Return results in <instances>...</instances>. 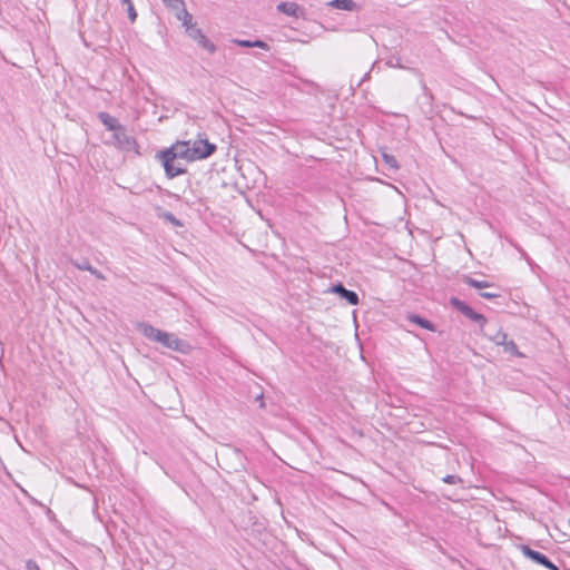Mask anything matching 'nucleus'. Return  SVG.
<instances>
[{
	"instance_id": "nucleus-1",
	"label": "nucleus",
	"mask_w": 570,
	"mask_h": 570,
	"mask_svg": "<svg viewBox=\"0 0 570 570\" xmlns=\"http://www.w3.org/2000/svg\"><path fill=\"white\" fill-rule=\"evenodd\" d=\"M136 327L147 340L159 343L168 350L187 353L190 348L186 341L180 340L175 334L156 328L149 323L141 322Z\"/></svg>"
},
{
	"instance_id": "nucleus-2",
	"label": "nucleus",
	"mask_w": 570,
	"mask_h": 570,
	"mask_svg": "<svg viewBox=\"0 0 570 570\" xmlns=\"http://www.w3.org/2000/svg\"><path fill=\"white\" fill-rule=\"evenodd\" d=\"M191 160H200L209 157L216 150V145L209 142L207 139L188 140Z\"/></svg>"
},
{
	"instance_id": "nucleus-3",
	"label": "nucleus",
	"mask_w": 570,
	"mask_h": 570,
	"mask_svg": "<svg viewBox=\"0 0 570 570\" xmlns=\"http://www.w3.org/2000/svg\"><path fill=\"white\" fill-rule=\"evenodd\" d=\"M158 158L161 160L168 178H174L186 171L185 167L179 161L180 159H176L170 155H166L164 151L158 154Z\"/></svg>"
},
{
	"instance_id": "nucleus-4",
	"label": "nucleus",
	"mask_w": 570,
	"mask_h": 570,
	"mask_svg": "<svg viewBox=\"0 0 570 570\" xmlns=\"http://www.w3.org/2000/svg\"><path fill=\"white\" fill-rule=\"evenodd\" d=\"M520 550L524 557L529 558L533 562H535L549 570H560L554 563H552L549 560V558L546 554H543L539 551H535L528 546H521Z\"/></svg>"
},
{
	"instance_id": "nucleus-5",
	"label": "nucleus",
	"mask_w": 570,
	"mask_h": 570,
	"mask_svg": "<svg viewBox=\"0 0 570 570\" xmlns=\"http://www.w3.org/2000/svg\"><path fill=\"white\" fill-rule=\"evenodd\" d=\"M163 151L166 153V155H170L176 159H184L186 161H193L188 140L177 141L170 148L163 150Z\"/></svg>"
},
{
	"instance_id": "nucleus-6",
	"label": "nucleus",
	"mask_w": 570,
	"mask_h": 570,
	"mask_svg": "<svg viewBox=\"0 0 570 570\" xmlns=\"http://www.w3.org/2000/svg\"><path fill=\"white\" fill-rule=\"evenodd\" d=\"M188 37L195 40L198 46L207 50L209 53H214L216 51V46L203 33V31L197 27H189Z\"/></svg>"
},
{
	"instance_id": "nucleus-7",
	"label": "nucleus",
	"mask_w": 570,
	"mask_h": 570,
	"mask_svg": "<svg viewBox=\"0 0 570 570\" xmlns=\"http://www.w3.org/2000/svg\"><path fill=\"white\" fill-rule=\"evenodd\" d=\"M112 137L115 145L120 149L131 150L136 146V140L127 134L126 128L124 126H121L120 129H117L114 132Z\"/></svg>"
},
{
	"instance_id": "nucleus-8",
	"label": "nucleus",
	"mask_w": 570,
	"mask_h": 570,
	"mask_svg": "<svg viewBox=\"0 0 570 570\" xmlns=\"http://www.w3.org/2000/svg\"><path fill=\"white\" fill-rule=\"evenodd\" d=\"M332 293L338 294L342 298L346 299L348 304L356 305L358 304V295L345 288L342 284H336L331 288Z\"/></svg>"
},
{
	"instance_id": "nucleus-9",
	"label": "nucleus",
	"mask_w": 570,
	"mask_h": 570,
	"mask_svg": "<svg viewBox=\"0 0 570 570\" xmlns=\"http://www.w3.org/2000/svg\"><path fill=\"white\" fill-rule=\"evenodd\" d=\"M171 9L177 11L176 18L183 22L186 33L188 32L189 27H196L193 22V16L186 10L184 2L181 3V7Z\"/></svg>"
},
{
	"instance_id": "nucleus-10",
	"label": "nucleus",
	"mask_w": 570,
	"mask_h": 570,
	"mask_svg": "<svg viewBox=\"0 0 570 570\" xmlns=\"http://www.w3.org/2000/svg\"><path fill=\"white\" fill-rule=\"evenodd\" d=\"M98 118L108 130L114 132L117 129H120V127L122 126L117 118L110 116L108 112L105 111L99 112Z\"/></svg>"
},
{
	"instance_id": "nucleus-11",
	"label": "nucleus",
	"mask_w": 570,
	"mask_h": 570,
	"mask_svg": "<svg viewBox=\"0 0 570 570\" xmlns=\"http://www.w3.org/2000/svg\"><path fill=\"white\" fill-rule=\"evenodd\" d=\"M406 320L410 322V323H413L415 325H419L420 327L422 328H425L428 331H431V332H434L435 331V326L432 322H430L429 320L424 318V317H421L420 315L417 314H409L406 316Z\"/></svg>"
},
{
	"instance_id": "nucleus-12",
	"label": "nucleus",
	"mask_w": 570,
	"mask_h": 570,
	"mask_svg": "<svg viewBox=\"0 0 570 570\" xmlns=\"http://www.w3.org/2000/svg\"><path fill=\"white\" fill-rule=\"evenodd\" d=\"M234 43H236L237 46H240V47H244V48H259V49H263V50H269V46L265 42V41H262V40H240V39H234L233 40Z\"/></svg>"
},
{
	"instance_id": "nucleus-13",
	"label": "nucleus",
	"mask_w": 570,
	"mask_h": 570,
	"mask_svg": "<svg viewBox=\"0 0 570 570\" xmlns=\"http://www.w3.org/2000/svg\"><path fill=\"white\" fill-rule=\"evenodd\" d=\"M277 10L289 17H298L299 6L295 2H281Z\"/></svg>"
},
{
	"instance_id": "nucleus-14",
	"label": "nucleus",
	"mask_w": 570,
	"mask_h": 570,
	"mask_svg": "<svg viewBox=\"0 0 570 570\" xmlns=\"http://www.w3.org/2000/svg\"><path fill=\"white\" fill-rule=\"evenodd\" d=\"M464 316H466L468 318H470L471 321L475 322L479 324L480 326V330L483 332L484 330V326L487 324V318L484 315L475 312L472 307H470L465 313H464Z\"/></svg>"
},
{
	"instance_id": "nucleus-15",
	"label": "nucleus",
	"mask_w": 570,
	"mask_h": 570,
	"mask_svg": "<svg viewBox=\"0 0 570 570\" xmlns=\"http://www.w3.org/2000/svg\"><path fill=\"white\" fill-rule=\"evenodd\" d=\"M330 4L345 11H353L356 9V3L353 0H333Z\"/></svg>"
},
{
	"instance_id": "nucleus-16",
	"label": "nucleus",
	"mask_w": 570,
	"mask_h": 570,
	"mask_svg": "<svg viewBox=\"0 0 570 570\" xmlns=\"http://www.w3.org/2000/svg\"><path fill=\"white\" fill-rule=\"evenodd\" d=\"M484 335L491 341L493 342L494 344L497 345H502V343H505V338H508V335L507 333H504L503 331L501 330H498L494 334H488V333H484Z\"/></svg>"
},
{
	"instance_id": "nucleus-17",
	"label": "nucleus",
	"mask_w": 570,
	"mask_h": 570,
	"mask_svg": "<svg viewBox=\"0 0 570 570\" xmlns=\"http://www.w3.org/2000/svg\"><path fill=\"white\" fill-rule=\"evenodd\" d=\"M463 282L474 288L482 289L490 286V284L485 281H478L475 278H472L471 276H464Z\"/></svg>"
},
{
	"instance_id": "nucleus-18",
	"label": "nucleus",
	"mask_w": 570,
	"mask_h": 570,
	"mask_svg": "<svg viewBox=\"0 0 570 570\" xmlns=\"http://www.w3.org/2000/svg\"><path fill=\"white\" fill-rule=\"evenodd\" d=\"M501 346H503L505 353H509L518 357L523 356V354L519 352L518 346L513 341H508V338H505V343H502Z\"/></svg>"
},
{
	"instance_id": "nucleus-19",
	"label": "nucleus",
	"mask_w": 570,
	"mask_h": 570,
	"mask_svg": "<svg viewBox=\"0 0 570 570\" xmlns=\"http://www.w3.org/2000/svg\"><path fill=\"white\" fill-rule=\"evenodd\" d=\"M122 4L127 7L128 18L131 22H134L137 18V12L135 10L134 3L131 0H121Z\"/></svg>"
},
{
	"instance_id": "nucleus-20",
	"label": "nucleus",
	"mask_w": 570,
	"mask_h": 570,
	"mask_svg": "<svg viewBox=\"0 0 570 570\" xmlns=\"http://www.w3.org/2000/svg\"><path fill=\"white\" fill-rule=\"evenodd\" d=\"M71 264L80 269V271H89L91 268V264L89 263V261L87 258H83L82 261H71Z\"/></svg>"
},
{
	"instance_id": "nucleus-21",
	"label": "nucleus",
	"mask_w": 570,
	"mask_h": 570,
	"mask_svg": "<svg viewBox=\"0 0 570 570\" xmlns=\"http://www.w3.org/2000/svg\"><path fill=\"white\" fill-rule=\"evenodd\" d=\"M451 304L458 309L460 311L463 315L464 313L470 308V306L468 304H465L464 302L458 299V298H452L451 299Z\"/></svg>"
},
{
	"instance_id": "nucleus-22",
	"label": "nucleus",
	"mask_w": 570,
	"mask_h": 570,
	"mask_svg": "<svg viewBox=\"0 0 570 570\" xmlns=\"http://www.w3.org/2000/svg\"><path fill=\"white\" fill-rule=\"evenodd\" d=\"M383 159H384L385 164L389 165L391 168H393V169L399 168L397 160L394 156L384 153Z\"/></svg>"
},
{
	"instance_id": "nucleus-23",
	"label": "nucleus",
	"mask_w": 570,
	"mask_h": 570,
	"mask_svg": "<svg viewBox=\"0 0 570 570\" xmlns=\"http://www.w3.org/2000/svg\"><path fill=\"white\" fill-rule=\"evenodd\" d=\"M443 481L449 484H456L461 482V478L453 474H448L443 478Z\"/></svg>"
},
{
	"instance_id": "nucleus-24",
	"label": "nucleus",
	"mask_w": 570,
	"mask_h": 570,
	"mask_svg": "<svg viewBox=\"0 0 570 570\" xmlns=\"http://www.w3.org/2000/svg\"><path fill=\"white\" fill-rule=\"evenodd\" d=\"M164 3L169 8H179L181 7L183 0H163Z\"/></svg>"
},
{
	"instance_id": "nucleus-25",
	"label": "nucleus",
	"mask_w": 570,
	"mask_h": 570,
	"mask_svg": "<svg viewBox=\"0 0 570 570\" xmlns=\"http://www.w3.org/2000/svg\"><path fill=\"white\" fill-rule=\"evenodd\" d=\"M26 569L27 570H40V568L37 564V562L31 560V559L26 562Z\"/></svg>"
},
{
	"instance_id": "nucleus-26",
	"label": "nucleus",
	"mask_w": 570,
	"mask_h": 570,
	"mask_svg": "<svg viewBox=\"0 0 570 570\" xmlns=\"http://www.w3.org/2000/svg\"><path fill=\"white\" fill-rule=\"evenodd\" d=\"M91 275H94L95 277H97L98 279H105V276L104 274L98 271L97 268L92 267L88 271Z\"/></svg>"
},
{
	"instance_id": "nucleus-27",
	"label": "nucleus",
	"mask_w": 570,
	"mask_h": 570,
	"mask_svg": "<svg viewBox=\"0 0 570 570\" xmlns=\"http://www.w3.org/2000/svg\"><path fill=\"white\" fill-rule=\"evenodd\" d=\"M165 218L167 220H169L170 223H173L174 225H177V226L180 225V222L171 213H166Z\"/></svg>"
},
{
	"instance_id": "nucleus-28",
	"label": "nucleus",
	"mask_w": 570,
	"mask_h": 570,
	"mask_svg": "<svg viewBox=\"0 0 570 570\" xmlns=\"http://www.w3.org/2000/svg\"><path fill=\"white\" fill-rule=\"evenodd\" d=\"M480 296L487 299H492L499 297V294L497 293H490V292H482L480 293Z\"/></svg>"
},
{
	"instance_id": "nucleus-29",
	"label": "nucleus",
	"mask_w": 570,
	"mask_h": 570,
	"mask_svg": "<svg viewBox=\"0 0 570 570\" xmlns=\"http://www.w3.org/2000/svg\"><path fill=\"white\" fill-rule=\"evenodd\" d=\"M422 88L426 90V85L424 83V81H422Z\"/></svg>"
}]
</instances>
